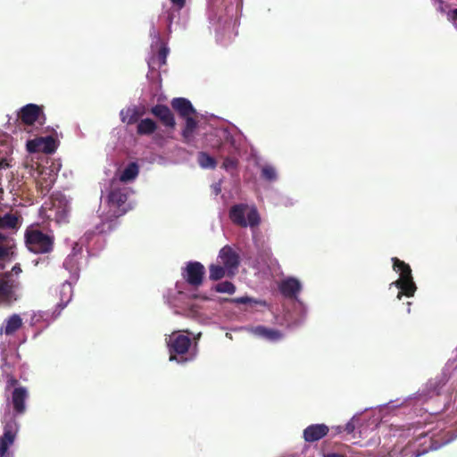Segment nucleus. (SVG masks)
Returning a JSON list of instances; mask_svg holds the SVG:
<instances>
[{
    "instance_id": "obj_1",
    "label": "nucleus",
    "mask_w": 457,
    "mask_h": 457,
    "mask_svg": "<svg viewBox=\"0 0 457 457\" xmlns=\"http://www.w3.org/2000/svg\"><path fill=\"white\" fill-rule=\"evenodd\" d=\"M128 197V187L112 185L107 196L108 211L102 221L96 225L93 230L89 229L85 233L84 237L87 241L91 240L96 234H107L117 228L118 219L130 209Z\"/></svg>"
},
{
    "instance_id": "obj_2",
    "label": "nucleus",
    "mask_w": 457,
    "mask_h": 457,
    "mask_svg": "<svg viewBox=\"0 0 457 457\" xmlns=\"http://www.w3.org/2000/svg\"><path fill=\"white\" fill-rule=\"evenodd\" d=\"M2 378L5 381L4 396L6 409L12 407V412L16 415H22L26 412V401L29 398V391L25 386L19 384V380L12 374V367L6 361L1 365Z\"/></svg>"
},
{
    "instance_id": "obj_3",
    "label": "nucleus",
    "mask_w": 457,
    "mask_h": 457,
    "mask_svg": "<svg viewBox=\"0 0 457 457\" xmlns=\"http://www.w3.org/2000/svg\"><path fill=\"white\" fill-rule=\"evenodd\" d=\"M28 250L36 254L49 253L54 250V237L41 230L37 226H29L24 232Z\"/></svg>"
},
{
    "instance_id": "obj_4",
    "label": "nucleus",
    "mask_w": 457,
    "mask_h": 457,
    "mask_svg": "<svg viewBox=\"0 0 457 457\" xmlns=\"http://www.w3.org/2000/svg\"><path fill=\"white\" fill-rule=\"evenodd\" d=\"M170 361L184 364L192 361L196 355L195 351L189 352L191 339L185 335L172 334L168 341Z\"/></svg>"
},
{
    "instance_id": "obj_5",
    "label": "nucleus",
    "mask_w": 457,
    "mask_h": 457,
    "mask_svg": "<svg viewBox=\"0 0 457 457\" xmlns=\"http://www.w3.org/2000/svg\"><path fill=\"white\" fill-rule=\"evenodd\" d=\"M392 262L394 270L400 274V278L391 284V286L395 285L399 289L397 298L400 300L403 295L413 296L417 287L413 281L410 265L396 257L392 258Z\"/></svg>"
},
{
    "instance_id": "obj_6",
    "label": "nucleus",
    "mask_w": 457,
    "mask_h": 457,
    "mask_svg": "<svg viewBox=\"0 0 457 457\" xmlns=\"http://www.w3.org/2000/svg\"><path fill=\"white\" fill-rule=\"evenodd\" d=\"M248 205L238 204L233 205L229 210V219L235 224L241 228L250 226L252 228L259 226L261 218L255 207H252L248 212Z\"/></svg>"
},
{
    "instance_id": "obj_7",
    "label": "nucleus",
    "mask_w": 457,
    "mask_h": 457,
    "mask_svg": "<svg viewBox=\"0 0 457 457\" xmlns=\"http://www.w3.org/2000/svg\"><path fill=\"white\" fill-rule=\"evenodd\" d=\"M16 416L11 410H5L3 414L4 434L0 436V457H5L9 447L14 443L18 431Z\"/></svg>"
},
{
    "instance_id": "obj_8",
    "label": "nucleus",
    "mask_w": 457,
    "mask_h": 457,
    "mask_svg": "<svg viewBox=\"0 0 457 457\" xmlns=\"http://www.w3.org/2000/svg\"><path fill=\"white\" fill-rule=\"evenodd\" d=\"M18 120L20 121L19 126H24L23 129L27 132H30V127H32L36 121H38L40 125L45 123L46 115L43 112V106L35 104L24 105L18 112Z\"/></svg>"
},
{
    "instance_id": "obj_9",
    "label": "nucleus",
    "mask_w": 457,
    "mask_h": 457,
    "mask_svg": "<svg viewBox=\"0 0 457 457\" xmlns=\"http://www.w3.org/2000/svg\"><path fill=\"white\" fill-rule=\"evenodd\" d=\"M184 280L192 287L198 288L204 282V266L199 262H188L182 270Z\"/></svg>"
},
{
    "instance_id": "obj_10",
    "label": "nucleus",
    "mask_w": 457,
    "mask_h": 457,
    "mask_svg": "<svg viewBox=\"0 0 457 457\" xmlns=\"http://www.w3.org/2000/svg\"><path fill=\"white\" fill-rule=\"evenodd\" d=\"M19 281L12 278V274L4 273L0 278V304H10L17 300L15 290L19 287Z\"/></svg>"
},
{
    "instance_id": "obj_11",
    "label": "nucleus",
    "mask_w": 457,
    "mask_h": 457,
    "mask_svg": "<svg viewBox=\"0 0 457 457\" xmlns=\"http://www.w3.org/2000/svg\"><path fill=\"white\" fill-rule=\"evenodd\" d=\"M27 150L29 153L53 154L58 146L57 140L52 137H40L27 141Z\"/></svg>"
},
{
    "instance_id": "obj_12",
    "label": "nucleus",
    "mask_w": 457,
    "mask_h": 457,
    "mask_svg": "<svg viewBox=\"0 0 457 457\" xmlns=\"http://www.w3.org/2000/svg\"><path fill=\"white\" fill-rule=\"evenodd\" d=\"M150 112L157 118L165 128L171 130L175 129V116L167 105L158 104L151 108Z\"/></svg>"
},
{
    "instance_id": "obj_13",
    "label": "nucleus",
    "mask_w": 457,
    "mask_h": 457,
    "mask_svg": "<svg viewBox=\"0 0 457 457\" xmlns=\"http://www.w3.org/2000/svg\"><path fill=\"white\" fill-rule=\"evenodd\" d=\"M56 174L50 168H42L37 179V188L42 196L46 195L53 187Z\"/></svg>"
},
{
    "instance_id": "obj_14",
    "label": "nucleus",
    "mask_w": 457,
    "mask_h": 457,
    "mask_svg": "<svg viewBox=\"0 0 457 457\" xmlns=\"http://www.w3.org/2000/svg\"><path fill=\"white\" fill-rule=\"evenodd\" d=\"M278 290L284 297L296 299L302 290V285L297 278L289 277L279 283Z\"/></svg>"
},
{
    "instance_id": "obj_15",
    "label": "nucleus",
    "mask_w": 457,
    "mask_h": 457,
    "mask_svg": "<svg viewBox=\"0 0 457 457\" xmlns=\"http://www.w3.org/2000/svg\"><path fill=\"white\" fill-rule=\"evenodd\" d=\"M329 428L325 424H312L303 430V439L308 443L320 440L328 435Z\"/></svg>"
},
{
    "instance_id": "obj_16",
    "label": "nucleus",
    "mask_w": 457,
    "mask_h": 457,
    "mask_svg": "<svg viewBox=\"0 0 457 457\" xmlns=\"http://www.w3.org/2000/svg\"><path fill=\"white\" fill-rule=\"evenodd\" d=\"M170 105L172 109L179 114L180 118H185L189 115H195L196 111L192 105L191 102L184 97H175L171 100Z\"/></svg>"
},
{
    "instance_id": "obj_17",
    "label": "nucleus",
    "mask_w": 457,
    "mask_h": 457,
    "mask_svg": "<svg viewBox=\"0 0 457 457\" xmlns=\"http://www.w3.org/2000/svg\"><path fill=\"white\" fill-rule=\"evenodd\" d=\"M219 257L223 263L224 267L233 273L232 270L237 269L239 265L238 254L228 245L221 248Z\"/></svg>"
},
{
    "instance_id": "obj_18",
    "label": "nucleus",
    "mask_w": 457,
    "mask_h": 457,
    "mask_svg": "<svg viewBox=\"0 0 457 457\" xmlns=\"http://www.w3.org/2000/svg\"><path fill=\"white\" fill-rule=\"evenodd\" d=\"M22 319L19 314H12L5 319L0 327V334L12 336L22 327Z\"/></svg>"
},
{
    "instance_id": "obj_19",
    "label": "nucleus",
    "mask_w": 457,
    "mask_h": 457,
    "mask_svg": "<svg viewBox=\"0 0 457 457\" xmlns=\"http://www.w3.org/2000/svg\"><path fill=\"white\" fill-rule=\"evenodd\" d=\"M55 219L58 222H66L71 211V204L65 197L54 201Z\"/></svg>"
},
{
    "instance_id": "obj_20",
    "label": "nucleus",
    "mask_w": 457,
    "mask_h": 457,
    "mask_svg": "<svg viewBox=\"0 0 457 457\" xmlns=\"http://www.w3.org/2000/svg\"><path fill=\"white\" fill-rule=\"evenodd\" d=\"M60 302L57 303V309H60V312L63 310L72 298V287L71 284L68 281H65L62 284L59 289Z\"/></svg>"
},
{
    "instance_id": "obj_21",
    "label": "nucleus",
    "mask_w": 457,
    "mask_h": 457,
    "mask_svg": "<svg viewBox=\"0 0 457 457\" xmlns=\"http://www.w3.org/2000/svg\"><path fill=\"white\" fill-rule=\"evenodd\" d=\"M194 116L195 115H189L183 118L185 120V127L182 129V137L187 143L192 139L194 132L198 126V121Z\"/></svg>"
},
{
    "instance_id": "obj_22",
    "label": "nucleus",
    "mask_w": 457,
    "mask_h": 457,
    "mask_svg": "<svg viewBox=\"0 0 457 457\" xmlns=\"http://www.w3.org/2000/svg\"><path fill=\"white\" fill-rule=\"evenodd\" d=\"M156 129L157 123L150 118L141 120L137 126V133L140 136L152 135Z\"/></svg>"
},
{
    "instance_id": "obj_23",
    "label": "nucleus",
    "mask_w": 457,
    "mask_h": 457,
    "mask_svg": "<svg viewBox=\"0 0 457 457\" xmlns=\"http://www.w3.org/2000/svg\"><path fill=\"white\" fill-rule=\"evenodd\" d=\"M19 226V216L15 213L8 212L0 217V228L2 229H17Z\"/></svg>"
},
{
    "instance_id": "obj_24",
    "label": "nucleus",
    "mask_w": 457,
    "mask_h": 457,
    "mask_svg": "<svg viewBox=\"0 0 457 457\" xmlns=\"http://www.w3.org/2000/svg\"><path fill=\"white\" fill-rule=\"evenodd\" d=\"M120 120L123 123L132 125L137 122L141 113L138 112L137 107L127 108L126 110L120 111Z\"/></svg>"
},
{
    "instance_id": "obj_25",
    "label": "nucleus",
    "mask_w": 457,
    "mask_h": 457,
    "mask_svg": "<svg viewBox=\"0 0 457 457\" xmlns=\"http://www.w3.org/2000/svg\"><path fill=\"white\" fill-rule=\"evenodd\" d=\"M197 162L203 169H215L217 162L214 157L208 154L206 152H199L197 154Z\"/></svg>"
},
{
    "instance_id": "obj_26",
    "label": "nucleus",
    "mask_w": 457,
    "mask_h": 457,
    "mask_svg": "<svg viewBox=\"0 0 457 457\" xmlns=\"http://www.w3.org/2000/svg\"><path fill=\"white\" fill-rule=\"evenodd\" d=\"M237 152V149L235 146L233 140H231L229 142L225 141V142L220 143L217 149V154L220 158H225L228 155L236 154Z\"/></svg>"
},
{
    "instance_id": "obj_27",
    "label": "nucleus",
    "mask_w": 457,
    "mask_h": 457,
    "mask_svg": "<svg viewBox=\"0 0 457 457\" xmlns=\"http://www.w3.org/2000/svg\"><path fill=\"white\" fill-rule=\"evenodd\" d=\"M138 174V166L136 162H130L121 172L120 180L128 182L136 179Z\"/></svg>"
},
{
    "instance_id": "obj_28",
    "label": "nucleus",
    "mask_w": 457,
    "mask_h": 457,
    "mask_svg": "<svg viewBox=\"0 0 457 457\" xmlns=\"http://www.w3.org/2000/svg\"><path fill=\"white\" fill-rule=\"evenodd\" d=\"M255 333L262 337H265L270 340H278L280 339L282 335L278 330L270 329L264 327H257L255 328Z\"/></svg>"
},
{
    "instance_id": "obj_29",
    "label": "nucleus",
    "mask_w": 457,
    "mask_h": 457,
    "mask_svg": "<svg viewBox=\"0 0 457 457\" xmlns=\"http://www.w3.org/2000/svg\"><path fill=\"white\" fill-rule=\"evenodd\" d=\"M3 147L5 148V154L8 155L12 153V148L8 144H3ZM9 159L7 156L5 157H0V185H2L3 182V177L4 176V172L9 169L10 167Z\"/></svg>"
},
{
    "instance_id": "obj_30",
    "label": "nucleus",
    "mask_w": 457,
    "mask_h": 457,
    "mask_svg": "<svg viewBox=\"0 0 457 457\" xmlns=\"http://www.w3.org/2000/svg\"><path fill=\"white\" fill-rule=\"evenodd\" d=\"M225 269H226L225 267H222L220 265L211 264L209 266L210 279L213 280V281L221 279L226 274Z\"/></svg>"
},
{
    "instance_id": "obj_31",
    "label": "nucleus",
    "mask_w": 457,
    "mask_h": 457,
    "mask_svg": "<svg viewBox=\"0 0 457 457\" xmlns=\"http://www.w3.org/2000/svg\"><path fill=\"white\" fill-rule=\"evenodd\" d=\"M214 288L219 293H227L229 295L234 294L236 291L235 285L230 281H223V282L218 283Z\"/></svg>"
},
{
    "instance_id": "obj_32",
    "label": "nucleus",
    "mask_w": 457,
    "mask_h": 457,
    "mask_svg": "<svg viewBox=\"0 0 457 457\" xmlns=\"http://www.w3.org/2000/svg\"><path fill=\"white\" fill-rule=\"evenodd\" d=\"M238 165V159L236 157V154L228 155L224 158L223 163L221 167L226 170H236Z\"/></svg>"
},
{
    "instance_id": "obj_33",
    "label": "nucleus",
    "mask_w": 457,
    "mask_h": 457,
    "mask_svg": "<svg viewBox=\"0 0 457 457\" xmlns=\"http://www.w3.org/2000/svg\"><path fill=\"white\" fill-rule=\"evenodd\" d=\"M262 178L268 181H274L277 179V172L274 167L265 165L262 169Z\"/></svg>"
},
{
    "instance_id": "obj_34",
    "label": "nucleus",
    "mask_w": 457,
    "mask_h": 457,
    "mask_svg": "<svg viewBox=\"0 0 457 457\" xmlns=\"http://www.w3.org/2000/svg\"><path fill=\"white\" fill-rule=\"evenodd\" d=\"M168 52H169V50L165 46H162L159 49L158 54H157V58L160 62V65H163L166 63V58L168 55Z\"/></svg>"
},
{
    "instance_id": "obj_35",
    "label": "nucleus",
    "mask_w": 457,
    "mask_h": 457,
    "mask_svg": "<svg viewBox=\"0 0 457 457\" xmlns=\"http://www.w3.org/2000/svg\"><path fill=\"white\" fill-rule=\"evenodd\" d=\"M354 429H355V426L353 423V420L352 419L345 426L344 431H345L347 434H352L354 431Z\"/></svg>"
},
{
    "instance_id": "obj_36",
    "label": "nucleus",
    "mask_w": 457,
    "mask_h": 457,
    "mask_svg": "<svg viewBox=\"0 0 457 457\" xmlns=\"http://www.w3.org/2000/svg\"><path fill=\"white\" fill-rule=\"evenodd\" d=\"M447 19L452 22L457 21V8L447 12Z\"/></svg>"
},
{
    "instance_id": "obj_37",
    "label": "nucleus",
    "mask_w": 457,
    "mask_h": 457,
    "mask_svg": "<svg viewBox=\"0 0 457 457\" xmlns=\"http://www.w3.org/2000/svg\"><path fill=\"white\" fill-rule=\"evenodd\" d=\"M22 272L20 263H16L12 268L9 274H12V278L13 276H19Z\"/></svg>"
},
{
    "instance_id": "obj_38",
    "label": "nucleus",
    "mask_w": 457,
    "mask_h": 457,
    "mask_svg": "<svg viewBox=\"0 0 457 457\" xmlns=\"http://www.w3.org/2000/svg\"><path fill=\"white\" fill-rule=\"evenodd\" d=\"M252 299L247 296L237 297L231 300V302L236 303H250Z\"/></svg>"
},
{
    "instance_id": "obj_39",
    "label": "nucleus",
    "mask_w": 457,
    "mask_h": 457,
    "mask_svg": "<svg viewBox=\"0 0 457 457\" xmlns=\"http://www.w3.org/2000/svg\"><path fill=\"white\" fill-rule=\"evenodd\" d=\"M437 3H438V7H437V11L440 12L441 13H445L446 12V8H447V5L445 4V2L444 0H436Z\"/></svg>"
},
{
    "instance_id": "obj_40",
    "label": "nucleus",
    "mask_w": 457,
    "mask_h": 457,
    "mask_svg": "<svg viewBox=\"0 0 457 457\" xmlns=\"http://www.w3.org/2000/svg\"><path fill=\"white\" fill-rule=\"evenodd\" d=\"M170 2L178 9H182L186 5V0H170Z\"/></svg>"
},
{
    "instance_id": "obj_41",
    "label": "nucleus",
    "mask_w": 457,
    "mask_h": 457,
    "mask_svg": "<svg viewBox=\"0 0 457 457\" xmlns=\"http://www.w3.org/2000/svg\"><path fill=\"white\" fill-rule=\"evenodd\" d=\"M9 254V249L5 246L0 245V260L4 259Z\"/></svg>"
},
{
    "instance_id": "obj_42",
    "label": "nucleus",
    "mask_w": 457,
    "mask_h": 457,
    "mask_svg": "<svg viewBox=\"0 0 457 457\" xmlns=\"http://www.w3.org/2000/svg\"><path fill=\"white\" fill-rule=\"evenodd\" d=\"M323 457H345V455L341 454V453H332L324 454Z\"/></svg>"
},
{
    "instance_id": "obj_43",
    "label": "nucleus",
    "mask_w": 457,
    "mask_h": 457,
    "mask_svg": "<svg viewBox=\"0 0 457 457\" xmlns=\"http://www.w3.org/2000/svg\"><path fill=\"white\" fill-rule=\"evenodd\" d=\"M7 239V237L0 232V242H4Z\"/></svg>"
},
{
    "instance_id": "obj_44",
    "label": "nucleus",
    "mask_w": 457,
    "mask_h": 457,
    "mask_svg": "<svg viewBox=\"0 0 457 457\" xmlns=\"http://www.w3.org/2000/svg\"><path fill=\"white\" fill-rule=\"evenodd\" d=\"M335 429H336V433H337V434H339V433H341V432H343V431H344V428H342V427H340V426H338V427L335 428Z\"/></svg>"
},
{
    "instance_id": "obj_45",
    "label": "nucleus",
    "mask_w": 457,
    "mask_h": 457,
    "mask_svg": "<svg viewBox=\"0 0 457 457\" xmlns=\"http://www.w3.org/2000/svg\"><path fill=\"white\" fill-rule=\"evenodd\" d=\"M60 312H60V310H59L57 314H55V312H53V315L58 316V315L60 314Z\"/></svg>"
}]
</instances>
